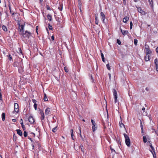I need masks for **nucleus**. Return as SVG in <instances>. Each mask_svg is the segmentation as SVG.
Here are the masks:
<instances>
[{"instance_id":"60","label":"nucleus","mask_w":158,"mask_h":158,"mask_svg":"<svg viewBox=\"0 0 158 158\" xmlns=\"http://www.w3.org/2000/svg\"><path fill=\"white\" fill-rule=\"evenodd\" d=\"M150 151L152 153V154H153V157H154V155L153 153V152L151 150H150Z\"/></svg>"},{"instance_id":"21","label":"nucleus","mask_w":158,"mask_h":158,"mask_svg":"<svg viewBox=\"0 0 158 158\" xmlns=\"http://www.w3.org/2000/svg\"><path fill=\"white\" fill-rule=\"evenodd\" d=\"M2 118L3 121H4L5 119V113H3L2 114Z\"/></svg>"},{"instance_id":"12","label":"nucleus","mask_w":158,"mask_h":158,"mask_svg":"<svg viewBox=\"0 0 158 158\" xmlns=\"http://www.w3.org/2000/svg\"><path fill=\"white\" fill-rule=\"evenodd\" d=\"M137 9L138 11L140 13H142V14H143L144 13H145L144 11L143 10L142 8L140 7H138Z\"/></svg>"},{"instance_id":"15","label":"nucleus","mask_w":158,"mask_h":158,"mask_svg":"<svg viewBox=\"0 0 158 158\" xmlns=\"http://www.w3.org/2000/svg\"><path fill=\"white\" fill-rule=\"evenodd\" d=\"M129 18L127 16L125 17L123 19V22L125 23H126L128 20Z\"/></svg>"},{"instance_id":"61","label":"nucleus","mask_w":158,"mask_h":158,"mask_svg":"<svg viewBox=\"0 0 158 158\" xmlns=\"http://www.w3.org/2000/svg\"><path fill=\"white\" fill-rule=\"evenodd\" d=\"M108 75H109V79H110V77H111V74L110 73H109Z\"/></svg>"},{"instance_id":"42","label":"nucleus","mask_w":158,"mask_h":158,"mask_svg":"<svg viewBox=\"0 0 158 158\" xmlns=\"http://www.w3.org/2000/svg\"><path fill=\"white\" fill-rule=\"evenodd\" d=\"M130 29H131L132 28V26H133V23L132 21H131L130 22Z\"/></svg>"},{"instance_id":"38","label":"nucleus","mask_w":158,"mask_h":158,"mask_svg":"<svg viewBox=\"0 0 158 158\" xmlns=\"http://www.w3.org/2000/svg\"><path fill=\"white\" fill-rule=\"evenodd\" d=\"M18 53L22 54V52L21 49L20 48H19Z\"/></svg>"},{"instance_id":"31","label":"nucleus","mask_w":158,"mask_h":158,"mask_svg":"<svg viewBox=\"0 0 158 158\" xmlns=\"http://www.w3.org/2000/svg\"><path fill=\"white\" fill-rule=\"evenodd\" d=\"M63 5H60L58 7V9L60 11H61L62 9Z\"/></svg>"},{"instance_id":"9","label":"nucleus","mask_w":158,"mask_h":158,"mask_svg":"<svg viewBox=\"0 0 158 158\" xmlns=\"http://www.w3.org/2000/svg\"><path fill=\"white\" fill-rule=\"evenodd\" d=\"M24 26L23 25H20V28H19V29H20V32L21 34V33H23V32H24Z\"/></svg>"},{"instance_id":"54","label":"nucleus","mask_w":158,"mask_h":158,"mask_svg":"<svg viewBox=\"0 0 158 158\" xmlns=\"http://www.w3.org/2000/svg\"><path fill=\"white\" fill-rule=\"evenodd\" d=\"M110 149H111L112 152H113V151L115 152V150H114L112 148H110Z\"/></svg>"},{"instance_id":"23","label":"nucleus","mask_w":158,"mask_h":158,"mask_svg":"<svg viewBox=\"0 0 158 158\" xmlns=\"http://www.w3.org/2000/svg\"><path fill=\"white\" fill-rule=\"evenodd\" d=\"M57 126H56L52 129V131L53 132L55 133L57 131Z\"/></svg>"},{"instance_id":"34","label":"nucleus","mask_w":158,"mask_h":158,"mask_svg":"<svg viewBox=\"0 0 158 158\" xmlns=\"http://www.w3.org/2000/svg\"><path fill=\"white\" fill-rule=\"evenodd\" d=\"M106 67L107 69L108 70H110V65H109V64H106Z\"/></svg>"},{"instance_id":"45","label":"nucleus","mask_w":158,"mask_h":158,"mask_svg":"<svg viewBox=\"0 0 158 158\" xmlns=\"http://www.w3.org/2000/svg\"><path fill=\"white\" fill-rule=\"evenodd\" d=\"M64 69L66 72L67 73L68 72V69L66 67H65L64 68Z\"/></svg>"},{"instance_id":"32","label":"nucleus","mask_w":158,"mask_h":158,"mask_svg":"<svg viewBox=\"0 0 158 158\" xmlns=\"http://www.w3.org/2000/svg\"><path fill=\"white\" fill-rule=\"evenodd\" d=\"M138 43V40L136 39H135L134 41V44L135 45H137Z\"/></svg>"},{"instance_id":"48","label":"nucleus","mask_w":158,"mask_h":158,"mask_svg":"<svg viewBox=\"0 0 158 158\" xmlns=\"http://www.w3.org/2000/svg\"><path fill=\"white\" fill-rule=\"evenodd\" d=\"M100 52H101V55L102 58L104 57V55L103 54V53L102 52V51L101 50L100 51Z\"/></svg>"},{"instance_id":"59","label":"nucleus","mask_w":158,"mask_h":158,"mask_svg":"<svg viewBox=\"0 0 158 158\" xmlns=\"http://www.w3.org/2000/svg\"><path fill=\"white\" fill-rule=\"evenodd\" d=\"M156 51L158 53V47H157L156 49Z\"/></svg>"},{"instance_id":"52","label":"nucleus","mask_w":158,"mask_h":158,"mask_svg":"<svg viewBox=\"0 0 158 158\" xmlns=\"http://www.w3.org/2000/svg\"><path fill=\"white\" fill-rule=\"evenodd\" d=\"M47 10H51V8L49 6H47Z\"/></svg>"},{"instance_id":"2","label":"nucleus","mask_w":158,"mask_h":158,"mask_svg":"<svg viewBox=\"0 0 158 158\" xmlns=\"http://www.w3.org/2000/svg\"><path fill=\"white\" fill-rule=\"evenodd\" d=\"M124 135L125 138V142L126 145L128 147H130V140L129 137L126 134H124Z\"/></svg>"},{"instance_id":"36","label":"nucleus","mask_w":158,"mask_h":158,"mask_svg":"<svg viewBox=\"0 0 158 158\" xmlns=\"http://www.w3.org/2000/svg\"><path fill=\"white\" fill-rule=\"evenodd\" d=\"M140 124V127H141L142 132L143 133V125H142V123L141 122Z\"/></svg>"},{"instance_id":"46","label":"nucleus","mask_w":158,"mask_h":158,"mask_svg":"<svg viewBox=\"0 0 158 158\" xmlns=\"http://www.w3.org/2000/svg\"><path fill=\"white\" fill-rule=\"evenodd\" d=\"M16 139V136L14 135L13 137V140L14 141H15Z\"/></svg>"},{"instance_id":"57","label":"nucleus","mask_w":158,"mask_h":158,"mask_svg":"<svg viewBox=\"0 0 158 158\" xmlns=\"http://www.w3.org/2000/svg\"><path fill=\"white\" fill-rule=\"evenodd\" d=\"M51 39L52 40H53L54 39V37L53 36H52L51 37Z\"/></svg>"},{"instance_id":"11","label":"nucleus","mask_w":158,"mask_h":158,"mask_svg":"<svg viewBox=\"0 0 158 158\" xmlns=\"http://www.w3.org/2000/svg\"><path fill=\"white\" fill-rule=\"evenodd\" d=\"M98 15L95 14V23L97 25H98Z\"/></svg>"},{"instance_id":"25","label":"nucleus","mask_w":158,"mask_h":158,"mask_svg":"<svg viewBox=\"0 0 158 158\" xmlns=\"http://www.w3.org/2000/svg\"><path fill=\"white\" fill-rule=\"evenodd\" d=\"M119 124L121 127H125L124 125L122 123V121H120L119 122Z\"/></svg>"},{"instance_id":"47","label":"nucleus","mask_w":158,"mask_h":158,"mask_svg":"<svg viewBox=\"0 0 158 158\" xmlns=\"http://www.w3.org/2000/svg\"><path fill=\"white\" fill-rule=\"evenodd\" d=\"M37 105L36 104H34V107L35 110H36Z\"/></svg>"},{"instance_id":"49","label":"nucleus","mask_w":158,"mask_h":158,"mask_svg":"<svg viewBox=\"0 0 158 158\" xmlns=\"http://www.w3.org/2000/svg\"><path fill=\"white\" fill-rule=\"evenodd\" d=\"M32 101L34 103V104H36V100L33 99L32 100Z\"/></svg>"},{"instance_id":"10","label":"nucleus","mask_w":158,"mask_h":158,"mask_svg":"<svg viewBox=\"0 0 158 158\" xmlns=\"http://www.w3.org/2000/svg\"><path fill=\"white\" fill-rule=\"evenodd\" d=\"M50 109L49 108H47L45 110V114L46 115H48L50 114Z\"/></svg>"},{"instance_id":"58","label":"nucleus","mask_w":158,"mask_h":158,"mask_svg":"<svg viewBox=\"0 0 158 158\" xmlns=\"http://www.w3.org/2000/svg\"><path fill=\"white\" fill-rule=\"evenodd\" d=\"M102 58V61H103V62H105V58H104V57Z\"/></svg>"},{"instance_id":"4","label":"nucleus","mask_w":158,"mask_h":158,"mask_svg":"<svg viewBox=\"0 0 158 158\" xmlns=\"http://www.w3.org/2000/svg\"><path fill=\"white\" fill-rule=\"evenodd\" d=\"M113 95L114 96V98L115 99L114 102L115 103H116L117 102V91L115 90V89H113Z\"/></svg>"},{"instance_id":"55","label":"nucleus","mask_w":158,"mask_h":158,"mask_svg":"<svg viewBox=\"0 0 158 158\" xmlns=\"http://www.w3.org/2000/svg\"><path fill=\"white\" fill-rule=\"evenodd\" d=\"M12 121L13 122H15L16 121V119H12Z\"/></svg>"},{"instance_id":"50","label":"nucleus","mask_w":158,"mask_h":158,"mask_svg":"<svg viewBox=\"0 0 158 158\" xmlns=\"http://www.w3.org/2000/svg\"><path fill=\"white\" fill-rule=\"evenodd\" d=\"M150 88L149 87H147L145 88V89L147 91H148L149 90Z\"/></svg>"},{"instance_id":"7","label":"nucleus","mask_w":158,"mask_h":158,"mask_svg":"<svg viewBox=\"0 0 158 158\" xmlns=\"http://www.w3.org/2000/svg\"><path fill=\"white\" fill-rule=\"evenodd\" d=\"M28 120L31 124H33L35 122L34 118L32 116L29 117L28 118Z\"/></svg>"},{"instance_id":"13","label":"nucleus","mask_w":158,"mask_h":158,"mask_svg":"<svg viewBox=\"0 0 158 158\" xmlns=\"http://www.w3.org/2000/svg\"><path fill=\"white\" fill-rule=\"evenodd\" d=\"M151 7L153 8V2L152 0H148Z\"/></svg>"},{"instance_id":"24","label":"nucleus","mask_w":158,"mask_h":158,"mask_svg":"<svg viewBox=\"0 0 158 158\" xmlns=\"http://www.w3.org/2000/svg\"><path fill=\"white\" fill-rule=\"evenodd\" d=\"M47 18L50 21H52V16L51 15L49 14H48L47 15Z\"/></svg>"},{"instance_id":"40","label":"nucleus","mask_w":158,"mask_h":158,"mask_svg":"<svg viewBox=\"0 0 158 158\" xmlns=\"http://www.w3.org/2000/svg\"><path fill=\"white\" fill-rule=\"evenodd\" d=\"M70 132H71V136H73V129L71 130Z\"/></svg>"},{"instance_id":"44","label":"nucleus","mask_w":158,"mask_h":158,"mask_svg":"<svg viewBox=\"0 0 158 158\" xmlns=\"http://www.w3.org/2000/svg\"><path fill=\"white\" fill-rule=\"evenodd\" d=\"M117 43L119 45H120L121 44V42L120 41L119 39H117Z\"/></svg>"},{"instance_id":"35","label":"nucleus","mask_w":158,"mask_h":158,"mask_svg":"<svg viewBox=\"0 0 158 158\" xmlns=\"http://www.w3.org/2000/svg\"><path fill=\"white\" fill-rule=\"evenodd\" d=\"M145 48L146 50H148V49H149V46L148 45H146V44L145 45Z\"/></svg>"},{"instance_id":"14","label":"nucleus","mask_w":158,"mask_h":158,"mask_svg":"<svg viewBox=\"0 0 158 158\" xmlns=\"http://www.w3.org/2000/svg\"><path fill=\"white\" fill-rule=\"evenodd\" d=\"M17 132V133L20 136H22L23 135V133L22 131L18 129L16 130Z\"/></svg>"},{"instance_id":"6","label":"nucleus","mask_w":158,"mask_h":158,"mask_svg":"<svg viewBox=\"0 0 158 158\" xmlns=\"http://www.w3.org/2000/svg\"><path fill=\"white\" fill-rule=\"evenodd\" d=\"M39 113L41 115V119L42 120H44V112L41 110H40Z\"/></svg>"},{"instance_id":"20","label":"nucleus","mask_w":158,"mask_h":158,"mask_svg":"<svg viewBox=\"0 0 158 158\" xmlns=\"http://www.w3.org/2000/svg\"><path fill=\"white\" fill-rule=\"evenodd\" d=\"M146 55H149L152 53V51L150 50L149 49L148 50H146Z\"/></svg>"},{"instance_id":"30","label":"nucleus","mask_w":158,"mask_h":158,"mask_svg":"<svg viewBox=\"0 0 158 158\" xmlns=\"http://www.w3.org/2000/svg\"><path fill=\"white\" fill-rule=\"evenodd\" d=\"M79 132H80V136L81 139L83 140V141H84V139L83 138V137L81 135V129H80H80H79Z\"/></svg>"},{"instance_id":"3","label":"nucleus","mask_w":158,"mask_h":158,"mask_svg":"<svg viewBox=\"0 0 158 158\" xmlns=\"http://www.w3.org/2000/svg\"><path fill=\"white\" fill-rule=\"evenodd\" d=\"M19 111L18 104L16 103L14 104V110L12 112V113H14L15 112L18 113Z\"/></svg>"},{"instance_id":"8","label":"nucleus","mask_w":158,"mask_h":158,"mask_svg":"<svg viewBox=\"0 0 158 158\" xmlns=\"http://www.w3.org/2000/svg\"><path fill=\"white\" fill-rule=\"evenodd\" d=\"M120 30L123 35H127L129 33V32L128 31L123 30L121 29H120Z\"/></svg>"},{"instance_id":"19","label":"nucleus","mask_w":158,"mask_h":158,"mask_svg":"<svg viewBox=\"0 0 158 158\" xmlns=\"http://www.w3.org/2000/svg\"><path fill=\"white\" fill-rule=\"evenodd\" d=\"M2 28L3 29V30L5 31L6 32L7 31V28L6 26L5 25H3L2 26Z\"/></svg>"},{"instance_id":"22","label":"nucleus","mask_w":158,"mask_h":158,"mask_svg":"<svg viewBox=\"0 0 158 158\" xmlns=\"http://www.w3.org/2000/svg\"><path fill=\"white\" fill-rule=\"evenodd\" d=\"M97 129V127L96 126V125H94L92 126V130L94 132L95 130Z\"/></svg>"},{"instance_id":"53","label":"nucleus","mask_w":158,"mask_h":158,"mask_svg":"<svg viewBox=\"0 0 158 158\" xmlns=\"http://www.w3.org/2000/svg\"><path fill=\"white\" fill-rule=\"evenodd\" d=\"M2 95L1 93H0V100H2Z\"/></svg>"},{"instance_id":"17","label":"nucleus","mask_w":158,"mask_h":158,"mask_svg":"<svg viewBox=\"0 0 158 158\" xmlns=\"http://www.w3.org/2000/svg\"><path fill=\"white\" fill-rule=\"evenodd\" d=\"M8 7H9V9L10 10V13L11 14H12V15H14V14H15V13H14V12H13V11H12L11 10V6H10V4H9L8 5Z\"/></svg>"},{"instance_id":"64","label":"nucleus","mask_w":158,"mask_h":158,"mask_svg":"<svg viewBox=\"0 0 158 158\" xmlns=\"http://www.w3.org/2000/svg\"><path fill=\"white\" fill-rule=\"evenodd\" d=\"M22 122H23V120L22 119H21L20 121V123H21Z\"/></svg>"},{"instance_id":"26","label":"nucleus","mask_w":158,"mask_h":158,"mask_svg":"<svg viewBox=\"0 0 158 158\" xmlns=\"http://www.w3.org/2000/svg\"><path fill=\"white\" fill-rule=\"evenodd\" d=\"M78 8L80 10H81V2H78Z\"/></svg>"},{"instance_id":"39","label":"nucleus","mask_w":158,"mask_h":158,"mask_svg":"<svg viewBox=\"0 0 158 158\" xmlns=\"http://www.w3.org/2000/svg\"><path fill=\"white\" fill-rule=\"evenodd\" d=\"M8 59L9 60H12V56H11V55H10V54H9V55H8Z\"/></svg>"},{"instance_id":"51","label":"nucleus","mask_w":158,"mask_h":158,"mask_svg":"<svg viewBox=\"0 0 158 158\" xmlns=\"http://www.w3.org/2000/svg\"><path fill=\"white\" fill-rule=\"evenodd\" d=\"M81 150L82 152H83V146L82 145H81Z\"/></svg>"},{"instance_id":"43","label":"nucleus","mask_w":158,"mask_h":158,"mask_svg":"<svg viewBox=\"0 0 158 158\" xmlns=\"http://www.w3.org/2000/svg\"><path fill=\"white\" fill-rule=\"evenodd\" d=\"M21 126H22V128L23 129V130H24V125H23V122H21Z\"/></svg>"},{"instance_id":"16","label":"nucleus","mask_w":158,"mask_h":158,"mask_svg":"<svg viewBox=\"0 0 158 158\" xmlns=\"http://www.w3.org/2000/svg\"><path fill=\"white\" fill-rule=\"evenodd\" d=\"M150 55H146L145 57V60L146 61H148L150 60L149 57Z\"/></svg>"},{"instance_id":"29","label":"nucleus","mask_w":158,"mask_h":158,"mask_svg":"<svg viewBox=\"0 0 158 158\" xmlns=\"http://www.w3.org/2000/svg\"><path fill=\"white\" fill-rule=\"evenodd\" d=\"M154 63L156 66L158 65V60L157 58L155 59Z\"/></svg>"},{"instance_id":"62","label":"nucleus","mask_w":158,"mask_h":158,"mask_svg":"<svg viewBox=\"0 0 158 158\" xmlns=\"http://www.w3.org/2000/svg\"><path fill=\"white\" fill-rule=\"evenodd\" d=\"M38 26H37L36 27V31L37 32V30H38Z\"/></svg>"},{"instance_id":"28","label":"nucleus","mask_w":158,"mask_h":158,"mask_svg":"<svg viewBox=\"0 0 158 158\" xmlns=\"http://www.w3.org/2000/svg\"><path fill=\"white\" fill-rule=\"evenodd\" d=\"M143 142L144 143H146L147 141V140L146 136H144L143 137Z\"/></svg>"},{"instance_id":"1","label":"nucleus","mask_w":158,"mask_h":158,"mask_svg":"<svg viewBox=\"0 0 158 158\" xmlns=\"http://www.w3.org/2000/svg\"><path fill=\"white\" fill-rule=\"evenodd\" d=\"M23 36V37L26 40H27L29 39L30 36L31 35V33L30 32H28L27 31H26L24 32L21 33Z\"/></svg>"},{"instance_id":"41","label":"nucleus","mask_w":158,"mask_h":158,"mask_svg":"<svg viewBox=\"0 0 158 158\" xmlns=\"http://www.w3.org/2000/svg\"><path fill=\"white\" fill-rule=\"evenodd\" d=\"M48 28L50 30H52V26L49 24H48Z\"/></svg>"},{"instance_id":"33","label":"nucleus","mask_w":158,"mask_h":158,"mask_svg":"<svg viewBox=\"0 0 158 158\" xmlns=\"http://www.w3.org/2000/svg\"><path fill=\"white\" fill-rule=\"evenodd\" d=\"M91 123H92V126H93L94 125H96V124L95 123V122L93 119H91Z\"/></svg>"},{"instance_id":"5","label":"nucleus","mask_w":158,"mask_h":158,"mask_svg":"<svg viewBox=\"0 0 158 158\" xmlns=\"http://www.w3.org/2000/svg\"><path fill=\"white\" fill-rule=\"evenodd\" d=\"M100 17L102 21V22L104 23H105V20L106 19V17L104 14L103 12H101L100 13Z\"/></svg>"},{"instance_id":"56","label":"nucleus","mask_w":158,"mask_h":158,"mask_svg":"<svg viewBox=\"0 0 158 158\" xmlns=\"http://www.w3.org/2000/svg\"><path fill=\"white\" fill-rule=\"evenodd\" d=\"M156 69L157 71H158V65L156 66Z\"/></svg>"},{"instance_id":"63","label":"nucleus","mask_w":158,"mask_h":158,"mask_svg":"<svg viewBox=\"0 0 158 158\" xmlns=\"http://www.w3.org/2000/svg\"><path fill=\"white\" fill-rule=\"evenodd\" d=\"M28 139H30V140L31 142H32V139H31V138L29 137V138H28Z\"/></svg>"},{"instance_id":"27","label":"nucleus","mask_w":158,"mask_h":158,"mask_svg":"<svg viewBox=\"0 0 158 158\" xmlns=\"http://www.w3.org/2000/svg\"><path fill=\"white\" fill-rule=\"evenodd\" d=\"M44 101H48V99L47 98V97L46 96V95L45 94H44Z\"/></svg>"},{"instance_id":"37","label":"nucleus","mask_w":158,"mask_h":158,"mask_svg":"<svg viewBox=\"0 0 158 158\" xmlns=\"http://www.w3.org/2000/svg\"><path fill=\"white\" fill-rule=\"evenodd\" d=\"M23 135L25 137H26L27 136V133L26 131H24V132Z\"/></svg>"},{"instance_id":"18","label":"nucleus","mask_w":158,"mask_h":158,"mask_svg":"<svg viewBox=\"0 0 158 158\" xmlns=\"http://www.w3.org/2000/svg\"><path fill=\"white\" fill-rule=\"evenodd\" d=\"M148 142L149 143V146L151 148L152 150V151L154 152V153H155V149L154 148V147L152 146V144L151 143H150V141H148Z\"/></svg>"}]
</instances>
